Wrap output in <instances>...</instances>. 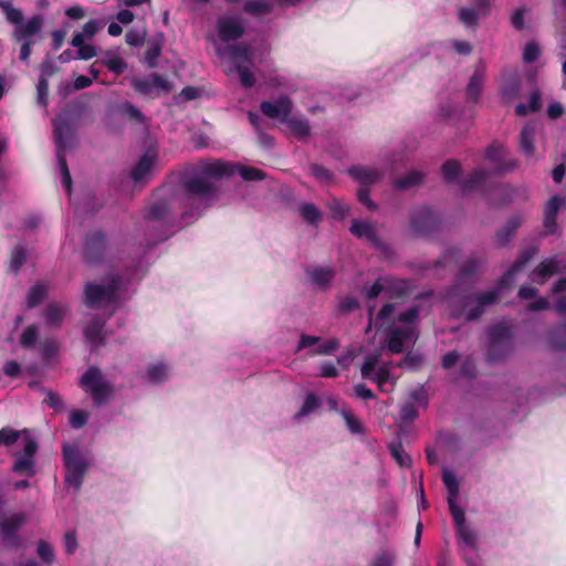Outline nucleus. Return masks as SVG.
Instances as JSON below:
<instances>
[{
  "label": "nucleus",
  "mask_w": 566,
  "mask_h": 566,
  "mask_svg": "<svg viewBox=\"0 0 566 566\" xmlns=\"http://www.w3.org/2000/svg\"><path fill=\"white\" fill-rule=\"evenodd\" d=\"M534 136L535 127L531 124H526L520 134V149L526 157L537 160Z\"/></svg>",
  "instance_id": "24"
},
{
  "label": "nucleus",
  "mask_w": 566,
  "mask_h": 566,
  "mask_svg": "<svg viewBox=\"0 0 566 566\" xmlns=\"http://www.w3.org/2000/svg\"><path fill=\"white\" fill-rule=\"evenodd\" d=\"M342 415L344 417V420L346 422V427L347 429L354 433V434H358V433H361L364 431V428H363V424L361 422L359 421V419H357L353 411L350 409H347V410H343L342 411Z\"/></svg>",
  "instance_id": "55"
},
{
  "label": "nucleus",
  "mask_w": 566,
  "mask_h": 566,
  "mask_svg": "<svg viewBox=\"0 0 566 566\" xmlns=\"http://www.w3.org/2000/svg\"><path fill=\"white\" fill-rule=\"evenodd\" d=\"M67 312V306L51 302L43 310L42 316L45 324L51 328H60Z\"/></svg>",
  "instance_id": "20"
},
{
  "label": "nucleus",
  "mask_w": 566,
  "mask_h": 566,
  "mask_svg": "<svg viewBox=\"0 0 566 566\" xmlns=\"http://www.w3.org/2000/svg\"><path fill=\"white\" fill-rule=\"evenodd\" d=\"M447 501L455 528L459 526L461 527L463 524H465L464 511L457 505L455 499H447Z\"/></svg>",
  "instance_id": "56"
},
{
  "label": "nucleus",
  "mask_w": 566,
  "mask_h": 566,
  "mask_svg": "<svg viewBox=\"0 0 566 566\" xmlns=\"http://www.w3.org/2000/svg\"><path fill=\"white\" fill-rule=\"evenodd\" d=\"M36 554L41 558V560L48 565L53 564L55 560V554H54L53 547L44 539H40L38 542Z\"/></svg>",
  "instance_id": "50"
},
{
  "label": "nucleus",
  "mask_w": 566,
  "mask_h": 566,
  "mask_svg": "<svg viewBox=\"0 0 566 566\" xmlns=\"http://www.w3.org/2000/svg\"><path fill=\"white\" fill-rule=\"evenodd\" d=\"M388 450L399 467L405 468L411 465V457L405 452L401 441L390 442Z\"/></svg>",
  "instance_id": "42"
},
{
  "label": "nucleus",
  "mask_w": 566,
  "mask_h": 566,
  "mask_svg": "<svg viewBox=\"0 0 566 566\" xmlns=\"http://www.w3.org/2000/svg\"><path fill=\"white\" fill-rule=\"evenodd\" d=\"M460 375L468 379H473L476 376V364L472 357H465L460 366Z\"/></svg>",
  "instance_id": "61"
},
{
  "label": "nucleus",
  "mask_w": 566,
  "mask_h": 566,
  "mask_svg": "<svg viewBox=\"0 0 566 566\" xmlns=\"http://www.w3.org/2000/svg\"><path fill=\"white\" fill-rule=\"evenodd\" d=\"M521 271L516 269L513 264L506 270V272L500 277L497 281V286L494 290H499L500 294L503 290H511L514 284L515 276Z\"/></svg>",
  "instance_id": "49"
},
{
  "label": "nucleus",
  "mask_w": 566,
  "mask_h": 566,
  "mask_svg": "<svg viewBox=\"0 0 566 566\" xmlns=\"http://www.w3.org/2000/svg\"><path fill=\"white\" fill-rule=\"evenodd\" d=\"M23 437V440L25 441V438L27 437H30L29 434V431L28 430H14L10 427H4L0 430V447L1 446H6V447H9V446H12L13 443H15L18 441V439L20 437Z\"/></svg>",
  "instance_id": "46"
},
{
  "label": "nucleus",
  "mask_w": 566,
  "mask_h": 566,
  "mask_svg": "<svg viewBox=\"0 0 566 566\" xmlns=\"http://www.w3.org/2000/svg\"><path fill=\"white\" fill-rule=\"evenodd\" d=\"M272 9V4L264 0H248L243 6L245 13L255 17L269 14Z\"/></svg>",
  "instance_id": "44"
},
{
  "label": "nucleus",
  "mask_w": 566,
  "mask_h": 566,
  "mask_svg": "<svg viewBox=\"0 0 566 566\" xmlns=\"http://www.w3.org/2000/svg\"><path fill=\"white\" fill-rule=\"evenodd\" d=\"M499 298V290L464 294L460 297L458 306L452 308L451 316L453 318L463 316L468 322H475L482 317L486 307L495 304Z\"/></svg>",
  "instance_id": "2"
},
{
  "label": "nucleus",
  "mask_w": 566,
  "mask_h": 566,
  "mask_svg": "<svg viewBox=\"0 0 566 566\" xmlns=\"http://www.w3.org/2000/svg\"><path fill=\"white\" fill-rule=\"evenodd\" d=\"M462 172V166L457 159H448L441 166V174L446 182L460 184V176Z\"/></svg>",
  "instance_id": "33"
},
{
  "label": "nucleus",
  "mask_w": 566,
  "mask_h": 566,
  "mask_svg": "<svg viewBox=\"0 0 566 566\" xmlns=\"http://www.w3.org/2000/svg\"><path fill=\"white\" fill-rule=\"evenodd\" d=\"M119 107H120L122 114L127 116L130 120H134L136 123L145 122L146 116L132 103L125 102Z\"/></svg>",
  "instance_id": "52"
},
{
  "label": "nucleus",
  "mask_w": 566,
  "mask_h": 566,
  "mask_svg": "<svg viewBox=\"0 0 566 566\" xmlns=\"http://www.w3.org/2000/svg\"><path fill=\"white\" fill-rule=\"evenodd\" d=\"M547 340L554 350L566 349V324L553 327L547 333Z\"/></svg>",
  "instance_id": "32"
},
{
  "label": "nucleus",
  "mask_w": 566,
  "mask_h": 566,
  "mask_svg": "<svg viewBox=\"0 0 566 566\" xmlns=\"http://www.w3.org/2000/svg\"><path fill=\"white\" fill-rule=\"evenodd\" d=\"M88 417L90 415L84 410H72L69 423L73 429H81L87 423Z\"/></svg>",
  "instance_id": "58"
},
{
  "label": "nucleus",
  "mask_w": 566,
  "mask_h": 566,
  "mask_svg": "<svg viewBox=\"0 0 566 566\" xmlns=\"http://www.w3.org/2000/svg\"><path fill=\"white\" fill-rule=\"evenodd\" d=\"M381 355L379 353L367 355L360 368V374L364 379H369L382 387L389 380V368L387 365L380 366L376 371L375 368L380 361Z\"/></svg>",
  "instance_id": "11"
},
{
  "label": "nucleus",
  "mask_w": 566,
  "mask_h": 566,
  "mask_svg": "<svg viewBox=\"0 0 566 566\" xmlns=\"http://www.w3.org/2000/svg\"><path fill=\"white\" fill-rule=\"evenodd\" d=\"M25 522L27 517L23 513L13 514L0 523V533H7V535L17 533L18 530L25 524Z\"/></svg>",
  "instance_id": "41"
},
{
  "label": "nucleus",
  "mask_w": 566,
  "mask_h": 566,
  "mask_svg": "<svg viewBox=\"0 0 566 566\" xmlns=\"http://www.w3.org/2000/svg\"><path fill=\"white\" fill-rule=\"evenodd\" d=\"M564 203V199L559 196H553L546 203L544 211L543 224L547 229V233H553L556 229L557 213Z\"/></svg>",
  "instance_id": "23"
},
{
  "label": "nucleus",
  "mask_w": 566,
  "mask_h": 566,
  "mask_svg": "<svg viewBox=\"0 0 566 566\" xmlns=\"http://www.w3.org/2000/svg\"><path fill=\"white\" fill-rule=\"evenodd\" d=\"M557 274H566V262L558 255L543 259L533 270L532 279L537 284H545L548 279Z\"/></svg>",
  "instance_id": "10"
},
{
  "label": "nucleus",
  "mask_w": 566,
  "mask_h": 566,
  "mask_svg": "<svg viewBox=\"0 0 566 566\" xmlns=\"http://www.w3.org/2000/svg\"><path fill=\"white\" fill-rule=\"evenodd\" d=\"M483 73L476 70L470 77L465 92L468 101L478 102L482 92Z\"/></svg>",
  "instance_id": "35"
},
{
  "label": "nucleus",
  "mask_w": 566,
  "mask_h": 566,
  "mask_svg": "<svg viewBox=\"0 0 566 566\" xmlns=\"http://www.w3.org/2000/svg\"><path fill=\"white\" fill-rule=\"evenodd\" d=\"M409 224L415 235L427 237L438 230L439 220L429 207L421 206L409 212Z\"/></svg>",
  "instance_id": "9"
},
{
  "label": "nucleus",
  "mask_w": 566,
  "mask_h": 566,
  "mask_svg": "<svg viewBox=\"0 0 566 566\" xmlns=\"http://www.w3.org/2000/svg\"><path fill=\"white\" fill-rule=\"evenodd\" d=\"M52 124L56 149H66L73 138L71 123L66 116L59 115L53 119Z\"/></svg>",
  "instance_id": "17"
},
{
  "label": "nucleus",
  "mask_w": 566,
  "mask_h": 566,
  "mask_svg": "<svg viewBox=\"0 0 566 566\" xmlns=\"http://www.w3.org/2000/svg\"><path fill=\"white\" fill-rule=\"evenodd\" d=\"M106 250V235L103 231H94L86 235L84 241V259L90 264L103 260Z\"/></svg>",
  "instance_id": "13"
},
{
  "label": "nucleus",
  "mask_w": 566,
  "mask_h": 566,
  "mask_svg": "<svg viewBox=\"0 0 566 566\" xmlns=\"http://www.w3.org/2000/svg\"><path fill=\"white\" fill-rule=\"evenodd\" d=\"M481 262L478 259L470 258L463 262L460 268V275L463 279L471 277L480 268Z\"/></svg>",
  "instance_id": "62"
},
{
  "label": "nucleus",
  "mask_w": 566,
  "mask_h": 566,
  "mask_svg": "<svg viewBox=\"0 0 566 566\" xmlns=\"http://www.w3.org/2000/svg\"><path fill=\"white\" fill-rule=\"evenodd\" d=\"M48 287L43 283H35L32 285L27 294L28 308L36 307L46 296Z\"/></svg>",
  "instance_id": "39"
},
{
  "label": "nucleus",
  "mask_w": 566,
  "mask_h": 566,
  "mask_svg": "<svg viewBox=\"0 0 566 566\" xmlns=\"http://www.w3.org/2000/svg\"><path fill=\"white\" fill-rule=\"evenodd\" d=\"M63 459L65 465V482L78 491L83 484L88 463L75 444L63 446Z\"/></svg>",
  "instance_id": "5"
},
{
  "label": "nucleus",
  "mask_w": 566,
  "mask_h": 566,
  "mask_svg": "<svg viewBox=\"0 0 566 566\" xmlns=\"http://www.w3.org/2000/svg\"><path fill=\"white\" fill-rule=\"evenodd\" d=\"M291 133L297 140H305L311 135V125L305 117H291L284 122Z\"/></svg>",
  "instance_id": "25"
},
{
  "label": "nucleus",
  "mask_w": 566,
  "mask_h": 566,
  "mask_svg": "<svg viewBox=\"0 0 566 566\" xmlns=\"http://www.w3.org/2000/svg\"><path fill=\"white\" fill-rule=\"evenodd\" d=\"M420 307L419 305H413L409 307L407 311L400 313L397 317L398 322L405 324L406 326H415L419 318Z\"/></svg>",
  "instance_id": "53"
},
{
  "label": "nucleus",
  "mask_w": 566,
  "mask_h": 566,
  "mask_svg": "<svg viewBox=\"0 0 566 566\" xmlns=\"http://www.w3.org/2000/svg\"><path fill=\"white\" fill-rule=\"evenodd\" d=\"M298 213L305 222L314 227H317L322 220V212L314 203H301L298 206Z\"/></svg>",
  "instance_id": "34"
},
{
  "label": "nucleus",
  "mask_w": 566,
  "mask_h": 566,
  "mask_svg": "<svg viewBox=\"0 0 566 566\" xmlns=\"http://www.w3.org/2000/svg\"><path fill=\"white\" fill-rule=\"evenodd\" d=\"M293 109V102L287 95H282L274 102L262 101L260 111L269 118L277 119L284 123L291 115Z\"/></svg>",
  "instance_id": "15"
},
{
  "label": "nucleus",
  "mask_w": 566,
  "mask_h": 566,
  "mask_svg": "<svg viewBox=\"0 0 566 566\" xmlns=\"http://www.w3.org/2000/svg\"><path fill=\"white\" fill-rule=\"evenodd\" d=\"M232 165L234 167V174L238 172L245 181H260L265 179V174L255 167L233 163Z\"/></svg>",
  "instance_id": "43"
},
{
  "label": "nucleus",
  "mask_w": 566,
  "mask_h": 566,
  "mask_svg": "<svg viewBox=\"0 0 566 566\" xmlns=\"http://www.w3.org/2000/svg\"><path fill=\"white\" fill-rule=\"evenodd\" d=\"M305 273L310 282L322 290H326L336 275L332 266H310Z\"/></svg>",
  "instance_id": "19"
},
{
  "label": "nucleus",
  "mask_w": 566,
  "mask_h": 566,
  "mask_svg": "<svg viewBox=\"0 0 566 566\" xmlns=\"http://www.w3.org/2000/svg\"><path fill=\"white\" fill-rule=\"evenodd\" d=\"M146 218L148 221L170 222L172 218L170 216L168 202L166 200H158L151 203L148 208Z\"/></svg>",
  "instance_id": "28"
},
{
  "label": "nucleus",
  "mask_w": 566,
  "mask_h": 566,
  "mask_svg": "<svg viewBox=\"0 0 566 566\" xmlns=\"http://www.w3.org/2000/svg\"><path fill=\"white\" fill-rule=\"evenodd\" d=\"M400 420L405 423L412 422L418 418V411L413 402L405 403L399 411Z\"/></svg>",
  "instance_id": "63"
},
{
  "label": "nucleus",
  "mask_w": 566,
  "mask_h": 566,
  "mask_svg": "<svg viewBox=\"0 0 566 566\" xmlns=\"http://www.w3.org/2000/svg\"><path fill=\"white\" fill-rule=\"evenodd\" d=\"M105 322L99 317H94L84 329L85 340L92 345L98 346L103 344V329Z\"/></svg>",
  "instance_id": "26"
},
{
  "label": "nucleus",
  "mask_w": 566,
  "mask_h": 566,
  "mask_svg": "<svg viewBox=\"0 0 566 566\" xmlns=\"http://www.w3.org/2000/svg\"><path fill=\"white\" fill-rule=\"evenodd\" d=\"M0 9L4 13L7 21L19 27L23 21V13L20 9L14 8L11 0H0Z\"/></svg>",
  "instance_id": "38"
},
{
  "label": "nucleus",
  "mask_w": 566,
  "mask_h": 566,
  "mask_svg": "<svg viewBox=\"0 0 566 566\" xmlns=\"http://www.w3.org/2000/svg\"><path fill=\"white\" fill-rule=\"evenodd\" d=\"M80 386L90 394L95 406L104 405L113 394L109 382H107L96 366H91L82 375Z\"/></svg>",
  "instance_id": "6"
},
{
  "label": "nucleus",
  "mask_w": 566,
  "mask_h": 566,
  "mask_svg": "<svg viewBox=\"0 0 566 566\" xmlns=\"http://www.w3.org/2000/svg\"><path fill=\"white\" fill-rule=\"evenodd\" d=\"M349 231L359 239H366L374 249L382 253L390 251L389 245L378 235L375 227L367 221L353 220Z\"/></svg>",
  "instance_id": "12"
},
{
  "label": "nucleus",
  "mask_w": 566,
  "mask_h": 566,
  "mask_svg": "<svg viewBox=\"0 0 566 566\" xmlns=\"http://www.w3.org/2000/svg\"><path fill=\"white\" fill-rule=\"evenodd\" d=\"M230 161L212 160L202 164L198 174L182 180V190L187 202L193 207L190 216H201L202 210L211 207L219 198V182L234 175Z\"/></svg>",
  "instance_id": "1"
},
{
  "label": "nucleus",
  "mask_w": 566,
  "mask_h": 566,
  "mask_svg": "<svg viewBox=\"0 0 566 566\" xmlns=\"http://www.w3.org/2000/svg\"><path fill=\"white\" fill-rule=\"evenodd\" d=\"M38 337V326L35 324H31L22 332L20 337V345L25 349H30L35 345Z\"/></svg>",
  "instance_id": "48"
},
{
  "label": "nucleus",
  "mask_w": 566,
  "mask_h": 566,
  "mask_svg": "<svg viewBox=\"0 0 566 566\" xmlns=\"http://www.w3.org/2000/svg\"><path fill=\"white\" fill-rule=\"evenodd\" d=\"M388 277L377 279L368 289L365 291V296L368 301L375 300L386 289V282Z\"/></svg>",
  "instance_id": "59"
},
{
  "label": "nucleus",
  "mask_w": 566,
  "mask_h": 566,
  "mask_svg": "<svg viewBox=\"0 0 566 566\" xmlns=\"http://www.w3.org/2000/svg\"><path fill=\"white\" fill-rule=\"evenodd\" d=\"M38 442L33 438L27 437L23 447V455H20L19 453L14 454L17 459L12 465V471L18 474L27 473L29 476H33L35 473L33 457L38 451Z\"/></svg>",
  "instance_id": "14"
},
{
  "label": "nucleus",
  "mask_w": 566,
  "mask_h": 566,
  "mask_svg": "<svg viewBox=\"0 0 566 566\" xmlns=\"http://www.w3.org/2000/svg\"><path fill=\"white\" fill-rule=\"evenodd\" d=\"M147 375L150 381L161 382L166 379L167 367L165 364L150 365L147 369Z\"/></svg>",
  "instance_id": "57"
},
{
  "label": "nucleus",
  "mask_w": 566,
  "mask_h": 566,
  "mask_svg": "<svg viewBox=\"0 0 566 566\" xmlns=\"http://www.w3.org/2000/svg\"><path fill=\"white\" fill-rule=\"evenodd\" d=\"M486 360L502 361L513 352V332L503 323L493 324L488 328Z\"/></svg>",
  "instance_id": "4"
},
{
  "label": "nucleus",
  "mask_w": 566,
  "mask_h": 566,
  "mask_svg": "<svg viewBox=\"0 0 566 566\" xmlns=\"http://www.w3.org/2000/svg\"><path fill=\"white\" fill-rule=\"evenodd\" d=\"M489 176L490 174L485 169H474L465 179L460 181L461 191L463 193L473 191L480 187Z\"/></svg>",
  "instance_id": "29"
},
{
  "label": "nucleus",
  "mask_w": 566,
  "mask_h": 566,
  "mask_svg": "<svg viewBox=\"0 0 566 566\" xmlns=\"http://www.w3.org/2000/svg\"><path fill=\"white\" fill-rule=\"evenodd\" d=\"M459 20L467 27H475L481 18L476 9L461 7L458 11Z\"/></svg>",
  "instance_id": "47"
},
{
  "label": "nucleus",
  "mask_w": 566,
  "mask_h": 566,
  "mask_svg": "<svg viewBox=\"0 0 566 566\" xmlns=\"http://www.w3.org/2000/svg\"><path fill=\"white\" fill-rule=\"evenodd\" d=\"M521 224L522 218L518 216H514L509 219L506 224L495 233V240L499 247H504L510 241L515 231L521 227Z\"/></svg>",
  "instance_id": "30"
},
{
  "label": "nucleus",
  "mask_w": 566,
  "mask_h": 566,
  "mask_svg": "<svg viewBox=\"0 0 566 566\" xmlns=\"http://www.w3.org/2000/svg\"><path fill=\"white\" fill-rule=\"evenodd\" d=\"M155 164V158L149 155H144L130 171V177L135 184L140 182L150 172Z\"/></svg>",
  "instance_id": "31"
},
{
  "label": "nucleus",
  "mask_w": 566,
  "mask_h": 566,
  "mask_svg": "<svg viewBox=\"0 0 566 566\" xmlns=\"http://www.w3.org/2000/svg\"><path fill=\"white\" fill-rule=\"evenodd\" d=\"M104 64L111 72L115 73L116 75L124 73V71L127 69V63L120 56H113L105 61Z\"/></svg>",
  "instance_id": "64"
},
{
  "label": "nucleus",
  "mask_w": 566,
  "mask_h": 566,
  "mask_svg": "<svg viewBox=\"0 0 566 566\" xmlns=\"http://www.w3.org/2000/svg\"><path fill=\"white\" fill-rule=\"evenodd\" d=\"M348 175L355 180L360 182V186H370L378 182L381 178V172L374 168L363 166H352L348 168Z\"/></svg>",
  "instance_id": "21"
},
{
  "label": "nucleus",
  "mask_w": 566,
  "mask_h": 566,
  "mask_svg": "<svg viewBox=\"0 0 566 566\" xmlns=\"http://www.w3.org/2000/svg\"><path fill=\"white\" fill-rule=\"evenodd\" d=\"M217 31L222 42L240 39L244 34V28L233 18H220L217 21Z\"/></svg>",
  "instance_id": "18"
},
{
  "label": "nucleus",
  "mask_w": 566,
  "mask_h": 566,
  "mask_svg": "<svg viewBox=\"0 0 566 566\" xmlns=\"http://www.w3.org/2000/svg\"><path fill=\"white\" fill-rule=\"evenodd\" d=\"M164 45V35L160 33L157 38L147 41L145 52V63L149 69H155L158 64L157 60L161 54Z\"/></svg>",
  "instance_id": "27"
},
{
  "label": "nucleus",
  "mask_w": 566,
  "mask_h": 566,
  "mask_svg": "<svg viewBox=\"0 0 566 566\" xmlns=\"http://www.w3.org/2000/svg\"><path fill=\"white\" fill-rule=\"evenodd\" d=\"M27 261V251L22 244H17L10 254L9 270L18 274Z\"/></svg>",
  "instance_id": "45"
},
{
  "label": "nucleus",
  "mask_w": 566,
  "mask_h": 566,
  "mask_svg": "<svg viewBox=\"0 0 566 566\" xmlns=\"http://www.w3.org/2000/svg\"><path fill=\"white\" fill-rule=\"evenodd\" d=\"M521 82L517 77L506 78L501 86V95L506 102H512L520 97Z\"/></svg>",
  "instance_id": "37"
},
{
  "label": "nucleus",
  "mask_w": 566,
  "mask_h": 566,
  "mask_svg": "<svg viewBox=\"0 0 566 566\" xmlns=\"http://www.w3.org/2000/svg\"><path fill=\"white\" fill-rule=\"evenodd\" d=\"M418 335L415 326H405L394 328L387 340V349L391 354H400L403 350V346L408 342H415Z\"/></svg>",
  "instance_id": "16"
},
{
  "label": "nucleus",
  "mask_w": 566,
  "mask_h": 566,
  "mask_svg": "<svg viewBox=\"0 0 566 566\" xmlns=\"http://www.w3.org/2000/svg\"><path fill=\"white\" fill-rule=\"evenodd\" d=\"M122 279L119 275H112L107 285L86 283L84 289L85 303L95 307L102 302L111 303L115 300Z\"/></svg>",
  "instance_id": "8"
},
{
  "label": "nucleus",
  "mask_w": 566,
  "mask_h": 566,
  "mask_svg": "<svg viewBox=\"0 0 566 566\" xmlns=\"http://www.w3.org/2000/svg\"><path fill=\"white\" fill-rule=\"evenodd\" d=\"M235 71L239 74V80L244 88H251L255 84V77L253 73L245 65H238Z\"/></svg>",
  "instance_id": "60"
},
{
  "label": "nucleus",
  "mask_w": 566,
  "mask_h": 566,
  "mask_svg": "<svg viewBox=\"0 0 566 566\" xmlns=\"http://www.w3.org/2000/svg\"><path fill=\"white\" fill-rule=\"evenodd\" d=\"M227 52H228L230 61L234 65V69H238V65L249 66L253 62L252 50L249 45H245V44L228 45Z\"/></svg>",
  "instance_id": "22"
},
{
  "label": "nucleus",
  "mask_w": 566,
  "mask_h": 566,
  "mask_svg": "<svg viewBox=\"0 0 566 566\" xmlns=\"http://www.w3.org/2000/svg\"><path fill=\"white\" fill-rule=\"evenodd\" d=\"M136 93L144 97L156 98L161 93L168 94L172 91V84L166 76L159 73H151L148 76H134L130 81Z\"/></svg>",
  "instance_id": "7"
},
{
  "label": "nucleus",
  "mask_w": 566,
  "mask_h": 566,
  "mask_svg": "<svg viewBox=\"0 0 566 566\" xmlns=\"http://www.w3.org/2000/svg\"><path fill=\"white\" fill-rule=\"evenodd\" d=\"M423 181V174L418 170H411L405 176L398 178L394 182V187L398 190H407L413 186L421 185Z\"/></svg>",
  "instance_id": "36"
},
{
  "label": "nucleus",
  "mask_w": 566,
  "mask_h": 566,
  "mask_svg": "<svg viewBox=\"0 0 566 566\" xmlns=\"http://www.w3.org/2000/svg\"><path fill=\"white\" fill-rule=\"evenodd\" d=\"M319 407V400L314 394H308L303 402V406L296 413L297 418L305 417L315 411Z\"/></svg>",
  "instance_id": "54"
},
{
  "label": "nucleus",
  "mask_w": 566,
  "mask_h": 566,
  "mask_svg": "<svg viewBox=\"0 0 566 566\" xmlns=\"http://www.w3.org/2000/svg\"><path fill=\"white\" fill-rule=\"evenodd\" d=\"M386 289L391 296L403 297L411 292V282L409 280H392L388 277Z\"/></svg>",
  "instance_id": "40"
},
{
  "label": "nucleus",
  "mask_w": 566,
  "mask_h": 566,
  "mask_svg": "<svg viewBox=\"0 0 566 566\" xmlns=\"http://www.w3.org/2000/svg\"><path fill=\"white\" fill-rule=\"evenodd\" d=\"M43 15L34 14L19 27L13 28L12 40L15 43H20L19 59L22 62H29L32 46L43 40Z\"/></svg>",
  "instance_id": "3"
},
{
  "label": "nucleus",
  "mask_w": 566,
  "mask_h": 566,
  "mask_svg": "<svg viewBox=\"0 0 566 566\" xmlns=\"http://www.w3.org/2000/svg\"><path fill=\"white\" fill-rule=\"evenodd\" d=\"M442 480L444 486L448 490V499H457L459 494V482L457 476L453 473L444 470L442 473Z\"/></svg>",
  "instance_id": "51"
}]
</instances>
